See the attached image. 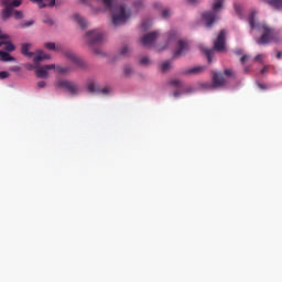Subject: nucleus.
I'll return each instance as SVG.
<instances>
[{
	"label": "nucleus",
	"mask_w": 282,
	"mask_h": 282,
	"mask_svg": "<svg viewBox=\"0 0 282 282\" xmlns=\"http://www.w3.org/2000/svg\"><path fill=\"white\" fill-rule=\"evenodd\" d=\"M224 85H226V78H224V74L214 73L213 84H206L205 87H207V89H215L217 87H224Z\"/></svg>",
	"instance_id": "nucleus-8"
},
{
	"label": "nucleus",
	"mask_w": 282,
	"mask_h": 282,
	"mask_svg": "<svg viewBox=\"0 0 282 282\" xmlns=\"http://www.w3.org/2000/svg\"><path fill=\"white\" fill-rule=\"evenodd\" d=\"M214 50L216 52H224L226 50V31L221 30L214 42Z\"/></svg>",
	"instance_id": "nucleus-9"
},
{
	"label": "nucleus",
	"mask_w": 282,
	"mask_h": 282,
	"mask_svg": "<svg viewBox=\"0 0 282 282\" xmlns=\"http://www.w3.org/2000/svg\"><path fill=\"white\" fill-rule=\"evenodd\" d=\"M0 6H2L0 17L2 21H8L10 17H12V12L14 8H19L21 6V0H0Z\"/></svg>",
	"instance_id": "nucleus-5"
},
{
	"label": "nucleus",
	"mask_w": 282,
	"mask_h": 282,
	"mask_svg": "<svg viewBox=\"0 0 282 282\" xmlns=\"http://www.w3.org/2000/svg\"><path fill=\"white\" fill-rule=\"evenodd\" d=\"M33 24H34V20H29V21L21 22L20 28L22 30H25L28 28H32Z\"/></svg>",
	"instance_id": "nucleus-24"
},
{
	"label": "nucleus",
	"mask_w": 282,
	"mask_h": 282,
	"mask_svg": "<svg viewBox=\"0 0 282 282\" xmlns=\"http://www.w3.org/2000/svg\"><path fill=\"white\" fill-rule=\"evenodd\" d=\"M263 58H265V55L259 54L254 57L256 63H262Z\"/></svg>",
	"instance_id": "nucleus-33"
},
{
	"label": "nucleus",
	"mask_w": 282,
	"mask_h": 282,
	"mask_svg": "<svg viewBox=\"0 0 282 282\" xmlns=\"http://www.w3.org/2000/svg\"><path fill=\"white\" fill-rule=\"evenodd\" d=\"M250 67H245V74H248Z\"/></svg>",
	"instance_id": "nucleus-45"
},
{
	"label": "nucleus",
	"mask_w": 282,
	"mask_h": 282,
	"mask_svg": "<svg viewBox=\"0 0 282 282\" xmlns=\"http://www.w3.org/2000/svg\"><path fill=\"white\" fill-rule=\"evenodd\" d=\"M0 43H1V45H4L6 52H14V50H17V46H14V44H12L11 41L6 42V40H4Z\"/></svg>",
	"instance_id": "nucleus-22"
},
{
	"label": "nucleus",
	"mask_w": 282,
	"mask_h": 282,
	"mask_svg": "<svg viewBox=\"0 0 282 282\" xmlns=\"http://www.w3.org/2000/svg\"><path fill=\"white\" fill-rule=\"evenodd\" d=\"M82 89L80 86L73 84L72 85V96H76V94H80Z\"/></svg>",
	"instance_id": "nucleus-27"
},
{
	"label": "nucleus",
	"mask_w": 282,
	"mask_h": 282,
	"mask_svg": "<svg viewBox=\"0 0 282 282\" xmlns=\"http://www.w3.org/2000/svg\"><path fill=\"white\" fill-rule=\"evenodd\" d=\"M224 74L225 76H235V73L232 72V69H225Z\"/></svg>",
	"instance_id": "nucleus-38"
},
{
	"label": "nucleus",
	"mask_w": 282,
	"mask_h": 282,
	"mask_svg": "<svg viewBox=\"0 0 282 282\" xmlns=\"http://www.w3.org/2000/svg\"><path fill=\"white\" fill-rule=\"evenodd\" d=\"M0 41H10V35L3 33L0 29Z\"/></svg>",
	"instance_id": "nucleus-31"
},
{
	"label": "nucleus",
	"mask_w": 282,
	"mask_h": 282,
	"mask_svg": "<svg viewBox=\"0 0 282 282\" xmlns=\"http://www.w3.org/2000/svg\"><path fill=\"white\" fill-rule=\"evenodd\" d=\"M142 6H144V3L142 2V0H137L134 2V8H137V10H140V8H142Z\"/></svg>",
	"instance_id": "nucleus-34"
},
{
	"label": "nucleus",
	"mask_w": 282,
	"mask_h": 282,
	"mask_svg": "<svg viewBox=\"0 0 282 282\" xmlns=\"http://www.w3.org/2000/svg\"><path fill=\"white\" fill-rule=\"evenodd\" d=\"M260 89H265V86H263L262 84H259Z\"/></svg>",
	"instance_id": "nucleus-46"
},
{
	"label": "nucleus",
	"mask_w": 282,
	"mask_h": 282,
	"mask_svg": "<svg viewBox=\"0 0 282 282\" xmlns=\"http://www.w3.org/2000/svg\"><path fill=\"white\" fill-rule=\"evenodd\" d=\"M159 35L160 33L158 31L143 35V37L141 39L142 45H144V47L151 46V44L155 42Z\"/></svg>",
	"instance_id": "nucleus-10"
},
{
	"label": "nucleus",
	"mask_w": 282,
	"mask_h": 282,
	"mask_svg": "<svg viewBox=\"0 0 282 282\" xmlns=\"http://www.w3.org/2000/svg\"><path fill=\"white\" fill-rule=\"evenodd\" d=\"M276 58H278V59H281V58H282V52H278V53H276Z\"/></svg>",
	"instance_id": "nucleus-42"
},
{
	"label": "nucleus",
	"mask_w": 282,
	"mask_h": 282,
	"mask_svg": "<svg viewBox=\"0 0 282 282\" xmlns=\"http://www.w3.org/2000/svg\"><path fill=\"white\" fill-rule=\"evenodd\" d=\"M141 65H149L150 61L149 57H143L140 59Z\"/></svg>",
	"instance_id": "nucleus-37"
},
{
	"label": "nucleus",
	"mask_w": 282,
	"mask_h": 282,
	"mask_svg": "<svg viewBox=\"0 0 282 282\" xmlns=\"http://www.w3.org/2000/svg\"><path fill=\"white\" fill-rule=\"evenodd\" d=\"M275 10H282V0H264Z\"/></svg>",
	"instance_id": "nucleus-21"
},
{
	"label": "nucleus",
	"mask_w": 282,
	"mask_h": 282,
	"mask_svg": "<svg viewBox=\"0 0 282 282\" xmlns=\"http://www.w3.org/2000/svg\"><path fill=\"white\" fill-rule=\"evenodd\" d=\"M12 12L14 14V19H17V20L23 19V11L15 10Z\"/></svg>",
	"instance_id": "nucleus-30"
},
{
	"label": "nucleus",
	"mask_w": 282,
	"mask_h": 282,
	"mask_svg": "<svg viewBox=\"0 0 282 282\" xmlns=\"http://www.w3.org/2000/svg\"><path fill=\"white\" fill-rule=\"evenodd\" d=\"M170 85H172V87H177V89H180L174 91V98H180L182 94H191L193 91L192 88H184V83L180 79H172L170 82Z\"/></svg>",
	"instance_id": "nucleus-6"
},
{
	"label": "nucleus",
	"mask_w": 282,
	"mask_h": 282,
	"mask_svg": "<svg viewBox=\"0 0 282 282\" xmlns=\"http://www.w3.org/2000/svg\"><path fill=\"white\" fill-rule=\"evenodd\" d=\"M42 21L46 25H50V26L54 25V19H52V17H50V15H44Z\"/></svg>",
	"instance_id": "nucleus-25"
},
{
	"label": "nucleus",
	"mask_w": 282,
	"mask_h": 282,
	"mask_svg": "<svg viewBox=\"0 0 282 282\" xmlns=\"http://www.w3.org/2000/svg\"><path fill=\"white\" fill-rule=\"evenodd\" d=\"M124 73L127 74V76H129L130 74L133 73V68L127 66V67L124 68Z\"/></svg>",
	"instance_id": "nucleus-39"
},
{
	"label": "nucleus",
	"mask_w": 282,
	"mask_h": 282,
	"mask_svg": "<svg viewBox=\"0 0 282 282\" xmlns=\"http://www.w3.org/2000/svg\"><path fill=\"white\" fill-rule=\"evenodd\" d=\"M85 67V62L78 57V55L73 54L72 55V68L73 69H83Z\"/></svg>",
	"instance_id": "nucleus-13"
},
{
	"label": "nucleus",
	"mask_w": 282,
	"mask_h": 282,
	"mask_svg": "<svg viewBox=\"0 0 282 282\" xmlns=\"http://www.w3.org/2000/svg\"><path fill=\"white\" fill-rule=\"evenodd\" d=\"M88 90L90 91V94H109V88L105 87L104 89H100L98 88V86H96V84H89Z\"/></svg>",
	"instance_id": "nucleus-15"
},
{
	"label": "nucleus",
	"mask_w": 282,
	"mask_h": 282,
	"mask_svg": "<svg viewBox=\"0 0 282 282\" xmlns=\"http://www.w3.org/2000/svg\"><path fill=\"white\" fill-rule=\"evenodd\" d=\"M51 69L57 74H67V72H69V68L56 64H48L43 66L35 65V76L37 78H47L50 76V73L47 72Z\"/></svg>",
	"instance_id": "nucleus-3"
},
{
	"label": "nucleus",
	"mask_w": 282,
	"mask_h": 282,
	"mask_svg": "<svg viewBox=\"0 0 282 282\" xmlns=\"http://www.w3.org/2000/svg\"><path fill=\"white\" fill-rule=\"evenodd\" d=\"M46 85H47V83H45L44 80H41V82L37 83V87H39L40 89L45 88Z\"/></svg>",
	"instance_id": "nucleus-36"
},
{
	"label": "nucleus",
	"mask_w": 282,
	"mask_h": 282,
	"mask_svg": "<svg viewBox=\"0 0 282 282\" xmlns=\"http://www.w3.org/2000/svg\"><path fill=\"white\" fill-rule=\"evenodd\" d=\"M73 19H74L75 23L80 25L82 30H85V28H87V21H85V19L83 17H80L79 14H74Z\"/></svg>",
	"instance_id": "nucleus-18"
},
{
	"label": "nucleus",
	"mask_w": 282,
	"mask_h": 282,
	"mask_svg": "<svg viewBox=\"0 0 282 282\" xmlns=\"http://www.w3.org/2000/svg\"><path fill=\"white\" fill-rule=\"evenodd\" d=\"M86 39L89 47H91L98 56L102 54V51L100 48H96L97 45H101L102 41H105V35L102 32L98 30L89 31L86 33Z\"/></svg>",
	"instance_id": "nucleus-4"
},
{
	"label": "nucleus",
	"mask_w": 282,
	"mask_h": 282,
	"mask_svg": "<svg viewBox=\"0 0 282 282\" xmlns=\"http://www.w3.org/2000/svg\"><path fill=\"white\" fill-rule=\"evenodd\" d=\"M249 58H250V55H242L240 58L241 64L246 65V61H249Z\"/></svg>",
	"instance_id": "nucleus-35"
},
{
	"label": "nucleus",
	"mask_w": 282,
	"mask_h": 282,
	"mask_svg": "<svg viewBox=\"0 0 282 282\" xmlns=\"http://www.w3.org/2000/svg\"><path fill=\"white\" fill-rule=\"evenodd\" d=\"M235 54H237V56H241V54H243V51L242 50H236Z\"/></svg>",
	"instance_id": "nucleus-40"
},
{
	"label": "nucleus",
	"mask_w": 282,
	"mask_h": 282,
	"mask_svg": "<svg viewBox=\"0 0 282 282\" xmlns=\"http://www.w3.org/2000/svg\"><path fill=\"white\" fill-rule=\"evenodd\" d=\"M32 3H36L37 8L40 10H43V8H61L63 6V2L61 0H31Z\"/></svg>",
	"instance_id": "nucleus-7"
},
{
	"label": "nucleus",
	"mask_w": 282,
	"mask_h": 282,
	"mask_svg": "<svg viewBox=\"0 0 282 282\" xmlns=\"http://www.w3.org/2000/svg\"><path fill=\"white\" fill-rule=\"evenodd\" d=\"M51 58H52L51 54L40 51L36 55H34L33 62H34V65H41V62L50 61Z\"/></svg>",
	"instance_id": "nucleus-12"
},
{
	"label": "nucleus",
	"mask_w": 282,
	"mask_h": 282,
	"mask_svg": "<svg viewBox=\"0 0 282 282\" xmlns=\"http://www.w3.org/2000/svg\"><path fill=\"white\" fill-rule=\"evenodd\" d=\"M248 21L251 30L262 32L261 36L256 40L258 45H269V43H272L274 39V29L265 23H259V21H257V11L250 13Z\"/></svg>",
	"instance_id": "nucleus-1"
},
{
	"label": "nucleus",
	"mask_w": 282,
	"mask_h": 282,
	"mask_svg": "<svg viewBox=\"0 0 282 282\" xmlns=\"http://www.w3.org/2000/svg\"><path fill=\"white\" fill-rule=\"evenodd\" d=\"M29 69H32V66H29Z\"/></svg>",
	"instance_id": "nucleus-47"
},
{
	"label": "nucleus",
	"mask_w": 282,
	"mask_h": 282,
	"mask_svg": "<svg viewBox=\"0 0 282 282\" xmlns=\"http://www.w3.org/2000/svg\"><path fill=\"white\" fill-rule=\"evenodd\" d=\"M0 61L2 63H12L17 59L12 55H10V53L6 51H0Z\"/></svg>",
	"instance_id": "nucleus-16"
},
{
	"label": "nucleus",
	"mask_w": 282,
	"mask_h": 282,
	"mask_svg": "<svg viewBox=\"0 0 282 282\" xmlns=\"http://www.w3.org/2000/svg\"><path fill=\"white\" fill-rule=\"evenodd\" d=\"M154 8H162V3L155 2V3H154Z\"/></svg>",
	"instance_id": "nucleus-41"
},
{
	"label": "nucleus",
	"mask_w": 282,
	"mask_h": 282,
	"mask_svg": "<svg viewBox=\"0 0 282 282\" xmlns=\"http://www.w3.org/2000/svg\"><path fill=\"white\" fill-rule=\"evenodd\" d=\"M6 78H10V73L8 70L0 72V80H6Z\"/></svg>",
	"instance_id": "nucleus-29"
},
{
	"label": "nucleus",
	"mask_w": 282,
	"mask_h": 282,
	"mask_svg": "<svg viewBox=\"0 0 282 282\" xmlns=\"http://www.w3.org/2000/svg\"><path fill=\"white\" fill-rule=\"evenodd\" d=\"M44 47L50 52H61V46H57L54 42H46L44 43Z\"/></svg>",
	"instance_id": "nucleus-19"
},
{
	"label": "nucleus",
	"mask_w": 282,
	"mask_h": 282,
	"mask_svg": "<svg viewBox=\"0 0 282 282\" xmlns=\"http://www.w3.org/2000/svg\"><path fill=\"white\" fill-rule=\"evenodd\" d=\"M189 3H198L199 0H188Z\"/></svg>",
	"instance_id": "nucleus-43"
},
{
	"label": "nucleus",
	"mask_w": 282,
	"mask_h": 282,
	"mask_svg": "<svg viewBox=\"0 0 282 282\" xmlns=\"http://www.w3.org/2000/svg\"><path fill=\"white\" fill-rule=\"evenodd\" d=\"M188 51V42L184 40H180L177 42V50L174 53V58H180V56H184Z\"/></svg>",
	"instance_id": "nucleus-11"
},
{
	"label": "nucleus",
	"mask_w": 282,
	"mask_h": 282,
	"mask_svg": "<svg viewBox=\"0 0 282 282\" xmlns=\"http://www.w3.org/2000/svg\"><path fill=\"white\" fill-rule=\"evenodd\" d=\"M221 8H224V0H216L212 6L213 11H207L202 14V21L205 26L213 28V23L219 19V10H221Z\"/></svg>",
	"instance_id": "nucleus-2"
},
{
	"label": "nucleus",
	"mask_w": 282,
	"mask_h": 282,
	"mask_svg": "<svg viewBox=\"0 0 282 282\" xmlns=\"http://www.w3.org/2000/svg\"><path fill=\"white\" fill-rule=\"evenodd\" d=\"M169 69H171V63H170V62H164V63L161 65V70H162V72H169Z\"/></svg>",
	"instance_id": "nucleus-28"
},
{
	"label": "nucleus",
	"mask_w": 282,
	"mask_h": 282,
	"mask_svg": "<svg viewBox=\"0 0 282 282\" xmlns=\"http://www.w3.org/2000/svg\"><path fill=\"white\" fill-rule=\"evenodd\" d=\"M121 56H129L131 54V48L124 45L120 51Z\"/></svg>",
	"instance_id": "nucleus-26"
},
{
	"label": "nucleus",
	"mask_w": 282,
	"mask_h": 282,
	"mask_svg": "<svg viewBox=\"0 0 282 282\" xmlns=\"http://www.w3.org/2000/svg\"><path fill=\"white\" fill-rule=\"evenodd\" d=\"M203 52H204V54L207 56L208 63H212V62H213V54H214V51L210 50V48H204Z\"/></svg>",
	"instance_id": "nucleus-23"
},
{
	"label": "nucleus",
	"mask_w": 282,
	"mask_h": 282,
	"mask_svg": "<svg viewBox=\"0 0 282 282\" xmlns=\"http://www.w3.org/2000/svg\"><path fill=\"white\" fill-rule=\"evenodd\" d=\"M0 47H1V43H0Z\"/></svg>",
	"instance_id": "nucleus-48"
},
{
	"label": "nucleus",
	"mask_w": 282,
	"mask_h": 282,
	"mask_svg": "<svg viewBox=\"0 0 282 282\" xmlns=\"http://www.w3.org/2000/svg\"><path fill=\"white\" fill-rule=\"evenodd\" d=\"M169 17H171V10L164 9L163 12H162V18L163 19H169Z\"/></svg>",
	"instance_id": "nucleus-32"
},
{
	"label": "nucleus",
	"mask_w": 282,
	"mask_h": 282,
	"mask_svg": "<svg viewBox=\"0 0 282 282\" xmlns=\"http://www.w3.org/2000/svg\"><path fill=\"white\" fill-rule=\"evenodd\" d=\"M21 52L23 54V56H28L29 58H32V56H34L33 52H30V44H22V48Z\"/></svg>",
	"instance_id": "nucleus-20"
},
{
	"label": "nucleus",
	"mask_w": 282,
	"mask_h": 282,
	"mask_svg": "<svg viewBox=\"0 0 282 282\" xmlns=\"http://www.w3.org/2000/svg\"><path fill=\"white\" fill-rule=\"evenodd\" d=\"M206 67L205 66H196L186 70H183L182 74L185 76H197V74H202L205 72Z\"/></svg>",
	"instance_id": "nucleus-14"
},
{
	"label": "nucleus",
	"mask_w": 282,
	"mask_h": 282,
	"mask_svg": "<svg viewBox=\"0 0 282 282\" xmlns=\"http://www.w3.org/2000/svg\"><path fill=\"white\" fill-rule=\"evenodd\" d=\"M142 28H143V30H148L147 23L143 22Z\"/></svg>",
	"instance_id": "nucleus-44"
},
{
	"label": "nucleus",
	"mask_w": 282,
	"mask_h": 282,
	"mask_svg": "<svg viewBox=\"0 0 282 282\" xmlns=\"http://www.w3.org/2000/svg\"><path fill=\"white\" fill-rule=\"evenodd\" d=\"M56 87H58L59 89H65L66 91H72V83L65 79L57 80Z\"/></svg>",
	"instance_id": "nucleus-17"
}]
</instances>
